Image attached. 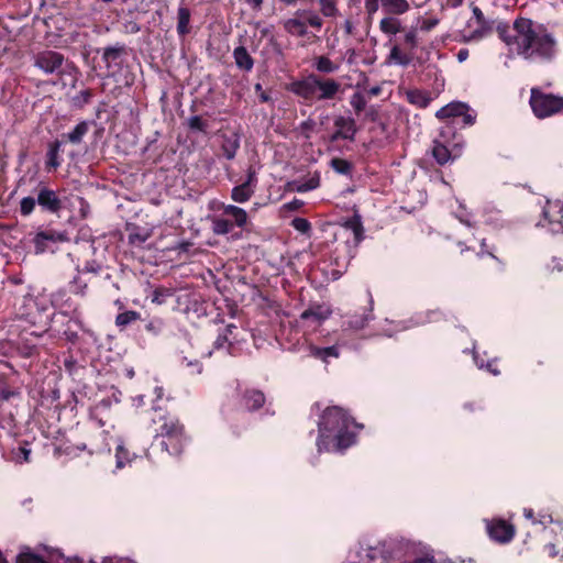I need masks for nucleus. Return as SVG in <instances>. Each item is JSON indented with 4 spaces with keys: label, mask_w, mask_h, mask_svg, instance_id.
I'll return each mask as SVG.
<instances>
[{
    "label": "nucleus",
    "mask_w": 563,
    "mask_h": 563,
    "mask_svg": "<svg viewBox=\"0 0 563 563\" xmlns=\"http://www.w3.org/2000/svg\"><path fill=\"white\" fill-rule=\"evenodd\" d=\"M498 37L514 53L527 60L550 62L556 54V41L543 24L519 16L512 26L505 21L496 25Z\"/></svg>",
    "instance_id": "1"
},
{
    "label": "nucleus",
    "mask_w": 563,
    "mask_h": 563,
    "mask_svg": "<svg viewBox=\"0 0 563 563\" xmlns=\"http://www.w3.org/2000/svg\"><path fill=\"white\" fill-rule=\"evenodd\" d=\"M354 420L341 407L324 409L318 421L317 445L319 451H342L355 443L356 433L351 429Z\"/></svg>",
    "instance_id": "2"
},
{
    "label": "nucleus",
    "mask_w": 563,
    "mask_h": 563,
    "mask_svg": "<svg viewBox=\"0 0 563 563\" xmlns=\"http://www.w3.org/2000/svg\"><path fill=\"white\" fill-rule=\"evenodd\" d=\"M159 399L152 407V421L156 424L155 442L168 455L178 457L183 454L187 443L188 435L185 426L180 422L179 418L168 410L166 404H161Z\"/></svg>",
    "instance_id": "3"
},
{
    "label": "nucleus",
    "mask_w": 563,
    "mask_h": 563,
    "mask_svg": "<svg viewBox=\"0 0 563 563\" xmlns=\"http://www.w3.org/2000/svg\"><path fill=\"white\" fill-rule=\"evenodd\" d=\"M66 201L65 190L55 189L51 184L40 180L32 195L20 200L19 212L22 217H29L37 207L44 214L60 217L66 209Z\"/></svg>",
    "instance_id": "4"
},
{
    "label": "nucleus",
    "mask_w": 563,
    "mask_h": 563,
    "mask_svg": "<svg viewBox=\"0 0 563 563\" xmlns=\"http://www.w3.org/2000/svg\"><path fill=\"white\" fill-rule=\"evenodd\" d=\"M285 88L288 92L302 99L306 104H311L316 101L334 99L341 85L333 78L310 73L300 79L290 81Z\"/></svg>",
    "instance_id": "5"
},
{
    "label": "nucleus",
    "mask_w": 563,
    "mask_h": 563,
    "mask_svg": "<svg viewBox=\"0 0 563 563\" xmlns=\"http://www.w3.org/2000/svg\"><path fill=\"white\" fill-rule=\"evenodd\" d=\"M34 66L46 75L74 76L79 74L76 64L67 59L62 53L53 49L40 51L34 55Z\"/></svg>",
    "instance_id": "6"
},
{
    "label": "nucleus",
    "mask_w": 563,
    "mask_h": 563,
    "mask_svg": "<svg viewBox=\"0 0 563 563\" xmlns=\"http://www.w3.org/2000/svg\"><path fill=\"white\" fill-rule=\"evenodd\" d=\"M529 104L538 119L563 114V97L544 92L539 87L531 88Z\"/></svg>",
    "instance_id": "7"
},
{
    "label": "nucleus",
    "mask_w": 563,
    "mask_h": 563,
    "mask_svg": "<svg viewBox=\"0 0 563 563\" xmlns=\"http://www.w3.org/2000/svg\"><path fill=\"white\" fill-rule=\"evenodd\" d=\"M418 31L411 26L405 31L402 44H395L389 52L388 62L406 67L413 59V52L418 47Z\"/></svg>",
    "instance_id": "8"
},
{
    "label": "nucleus",
    "mask_w": 563,
    "mask_h": 563,
    "mask_svg": "<svg viewBox=\"0 0 563 563\" xmlns=\"http://www.w3.org/2000/svg\"><path fill=\"white\" fill-rule=\"evenodd\" d=\"M473 18L476 23V27L473 29L468 34H464V42H478L493 34L496 31L498 22L488 20L485 18L483 11L478 7L472 9Z\"/></svg>",
    "instance_id": "9"
},
{
    "label": "nucleus",
    "mask_w": 563,
    "mask_h": 563,
    "mask_svg": "<svg viewBox=\"0 0 563 563\" xmlns=\"http://www.w3.org/2000/svg\"><path fill=\"white\" fill-rule=\"evenodd\" d=\"M541 227H548L552 233L563 232V203L548 200L542 209Z\"/></svg>",
    "instance_id": "10"
},
{
    "label": "nucleus",
    "mask_w": 563,
    "mask_h": 563,
    "mask_svg": "<svg viewBox=\"0 0 563 563\" xmlns=\"http://www.w3.org/2000/svg\"><path fill=\"white\" fill-rule=\"evenodd\" d=\"M68 241L66 231H56L53 229H46L38 231L32 243L36 254H43L51 249L52 245L64 243Z\"/></svg>",
    "instance_id": "11"
},
{
    "label": "nucleus",
    "mask_w": 563,
    "mask_h": 563,
    "mask_svg": "<svg viewBox=\"0 0 563 563\" xmlns=\"http://www.w3.org/2000/svg\"><path fill=\"white\" fill-rule=\"evenodd\" d=\"M335 131L330 135L329 141L335 143L340 140L353 142L357 133L356 121L352 117L336 115L334 118Z\"/></svg>",
    "instance_id": "12"
},
{
    "label": "nucleus",
    "mask_w": 563,
    "mask_h": 563,
    "mask_svg": "<svg viewBox=\"0 0 563 563\" xmlns=\"http://www.w3.org/2000/svg\"><path fill=\"white\" fill-rule=\"evenodd\" d=\"M128 55V48L123 43H115L102 49V60L109 74L121 69L123 59Z\"/></svg>",
    "instance_id": "13"
},
{
    "label": "nucleus",
    "mask_w": 563,
    "mask_h": 563,
    "mask_svg": "<svg viewBox=\"0 0 563 563\" xmlns=\"http://www.w3.org/2000/svg\"><path fill=\"white\" fill-rule=\"evenodd\" d=\"M486 529L489 538L499 543H507L515 536V527L500 518L488 521Z\"/></svg>",
    "instance_id": "14"
},
{
    "label": "nucleus",
    "mask_w": 563,
    "mask_h": 563,
    "mask_svg": "<svg viewBox=\"0 0 563 563\" xmlns=\"http://www.w3.org/2000/svg\"><path fill=\"white\" fill-rule=\"evenodd\" d=\"M265 394L257 388H245L240 395V405L249 412H254L264 407Z\"/></svg>",
    "instance_id": "15"
},
{
    "label": "nucleus",
    "mask_w": 563,
    "mask_h": 563,
    "mask_svg": "<svg viewBox=\"0 0 563 563\" xmlns=\"http://www.w3.org/2000/svg\"><path fill=\"white\" fill-rule=\"evenodd\" d=\"M366 299L368 302V307L364 309L362 313L352 314L347 320V327L353 330L364 329L371 320L374 319L373 316V306L374 299L369 289H366Z\"/></svg>",
    "instance_id": "16"
},
{
    "label": "nucleus",
    "mask_w": 563,
    "mask_h": 563,
    "mask_svg": "<svg viewBox=\"0 0 563 563\" xmlns=\"http://www.w3.org/2000/svg\"><path fill=\"white\" fill-rule=\"evenodd\" d=\"M221 137V151L223 156L228 161H232L241 144V135L236 131L225 132L220 135Z\"/></svg>",
    "instance_id": "17"
},
{
    "label": "nucleus",
    "mask_w": 563,
    "mask_h": 563,
    "mask_svg": "<svg viewBox=\"0 0 563 563\" xmlns=\"http://www.w3.org/2000/svg\"><path fill=\"white\" fill-rule=\"evenodd\" d=\"M431 154L435 162L441 166L454 161L460 155L459 153L451 151L449 146L440 140L433 141Z\"/></svg>",
    "instance_id": "18"
},
{
    "label": "nucleus",
    "mask_w": 563,
    "mask_h": 563,
    "mask_svg": "<svg viewBox=\"0 0 563 563\" xmlns=\"http://www.w3.org/2000/svg\"><path fill=\"white\" fill-rule=\"evenodd\" d=\"M90 125L91 123L85 120L78 122L71 131L62 134L63 142L70 143L71 145L81 144L90 130Z\"/></svg>",
    "instance_id": "19"
},
{
    "label": "nucleus",
    "mask_w": 563,
    "mask_h": 563,
    "mask_svg": "<svg viewBox=\"0 0 563 563\" xmlns=\"http://www.w3.org/2000/svg\"><path fill=\"white\" fill-rule=\"evenodd\" d=\"M380 8L385 15L400 16L409 12L410 3L408 0H380Z\"/></svg>",
    "instance_id": "20"
},
{
    "label": "nucleus",
    "mask_w": 563,
    "mask_h": 563,
    "mask_svg": "<svg viewBox=\"0 0 563 563\" xmlns=\"http://www.w3.org/2000/svg\"><path fill=\"white\" fill-rule=\"evenodd\" d=\"M110 408L111 401L109 399H102L90 409L89 417L96 427H104V418L109 417Z\"/></svg>",
    "instance_id": "21"
},
{
    "label": "nucleus",
    "mask_w": 563,
    "mask_h": 563,
    "mask_svg": "<svg viewBox=\"0 0 563 563\" xmlns=\"http://www.w3.org/2000/svg\"><path fill=\"white\" fill-rule=\"evenodd\" d=\"M309 355L328 364L331 358H338L340 356V349L338 345L321 347L311 344L309 346Z\"/></svg>",
    "instance_id": "22"
},
{
    "label": "nucleus",
    "mask_w": 563,
    "mask_h": 563,
    "mask_svg": "<svg viewBox=\"0 0 563 563\" xmlns=\"http://www.w3.org/2000/svg\"><path fill=\"white\" fill-rule=\"evenodd\" d=\"M379 31L387 36H395L398 33L405 32L406 27L398 16L385 15L379 21Z\"/></svg>",
    "instance_id": "23"
},
{
    "label": "nucleus",
    "mask_w": 563,
    "mask_h": 563,
    "mask_svg": "<svg viewBox=\"0 0 563 563\" xmlns=\"http://www.w3.org/2000/svg\"><path fill=\"white\" fill-rule=\"evenodd\" d=\"M233 58L236 67L240 70L250 73L254 67V58L243 45H240L233 49Z\"/></svg>",
    "instance_id": "24"
},
{
    "label": "nucleus",
    "mask_w": 563,
    "mask_h": 563,
    "mask_svg": "<svg viewBox=\"0 0 563 563\" xmlns=\"http://www.w3.org/2000/svg\"><path fill=\"white\" fill-rule=\"evenodd\" d=\"M63 140H55L48 144V150L46 153V169L49 172L52 169H57L62 165V158L59 157L60 147L63 145Z\"/></svg>",
    "instance_id": "25"
},
{
    "label": "nucleus",
    "mask_w": 563,
    "mask_h": 563,
    "mask_svg": "<svg viewBox=\"0 0 563 563\" xmlns=\"http://www.w3.org/2000/svg\"><path fill=\"white\" fill-rule=\"evenodd\" d=\"M466 110H468L467 104L463 102H451L438 110L435 115L438 119H456L461 118Z\"/></svg>",
    "instance_id": "26"
},
{
    "label": "nucleus",
    "mask_w": 563,
    "mask_h": 563,
    "mask_svg": "<svg viewBox=\"0 0 563 563\" xmlns=\"http://www.w3.org/2000/svg\"><path fill=\"white\" fill-rule=\"evenodd\" d=\"M330 310L324 308L321 305H313L306 309L300 318L302 320H312L314 323L319 324L330 316Z\"/></svg>",
    "instance_id": "27"
},
{
    "label": "nucleus",
    "mask_w": 563,
    "mask_h": 563,
    "mask_svg": "<svg viewBox=\"0 0 563 563\" xmlns=\"http://www.w3.org/2000/svg\"><path fill=\"white\" fill-rule=\"evenodd\" d=\"M98 435H99V438H101L100 443H97V442H90L89 444L81 443L80 445L76 446L77 450H79V451L88 450L89 454H100L103 452H110V445H109V443L106 442L108 432L100 431L98 433Z\"/></svg>",
    "instance_id": "28"
},
{
    "label": "nucleus",
    "mask_w": 563,
    "mask_h": 563,
    "mask_svg": "<svg viewBox=\"0 0 563 563\" xmlns=\"http://www.w3.org/2000/svg\"><path fill=\"white\" fill-rule=\"evenodd\" d=\"M223 213L231 218L234 225L243 228L247 222V213L244 209L234 205H228L223 207Z\"/></svg>",
    "instance_id": "29"
},
{
    "label": "nucleus",
    "mask_w": 563,
    "mask_h": 563,
    "mask_svg": "<svg viewBox=\"0 0 563 563\" xmlns=\"http://www.w3.org/2000/svg\"><path fill=\"white\" fill-rule=\"evenodd\" d=\"M344 228L351 230L356 244L364 240V227L360 214L355 213L344 222Z\"/></svg>",
    "instance_id": "30"
},
{
    "label": "nucleus",
    "mask_w": 563,
    "mask_h": 563,
    "mask_svg": "<svg viewBox=\"0 0 563 563\" xmlns=\"http://www.w3.org/2000/svg\"><path fill=\"white\" fill-rule=\"evenodd\" d=\"M191 12L187 7H179L177 10V33L185 36L190 32Z\"/></svg>",
    "instance_id": "31"
},
{
    "label": "nucleus",
    "mask_w": 563,
    "mask_h": 563,
    "mask_svg": "<svg viewBox=\"0 0 563 563\" xmlns=\"http://www.w3.org/2000/svg\"><path fill=\"white\" fill-rule=\"evenodd\" d=\"M285 31L294 36L305 37L308 34L306 22L297 19L290 18L284 22Z\"/></svg>",
    "instance_id": "32"
},
{
    "label": "nucleus",
    "mask_w": 563,
    "mask_h": 563,
    "mask_svg": "<svg viewBox=\"0 0 563 563\" xmlns=\"http://www.w3.org/2000/svg\"><path fill=\"white\" fill-rule=\"evenodd\" d=\"M255 189L245 183L234 186L231 190V198L238 203H244L251 199Z\"/></svg>",
    "instance_id": "33"
},
{
    "label": "nucleus",
    "mask_w": 563,
    "mask_h": 563,
    "mask_svg": "<svg viewBox=\"0 0 563 563\" xmlns=\"http://www.w3.org/2000/svg\"><path fill=\"white\" fill-rule=\"evenodd\" d=\"M407 100L409 103L419 108H427L431 102V97L429 92L420 89H412L407 91Z\"/></svg>",
    "instance_id": "34"
},
{
    "label": "nucleus",
    "mask_w": 563,
    "mask_h": 563,
    "mask_svg": "<svg viewBox=\"0 0 563 563\" xmlns=\"http://www.w3.org/2000/svg\"><path fill=\"white\" fill-rule=\"evenodd\" d=\"M313 67L321 74H333L339 70L340 65L331 60L328 56L321 55L314 58Z\"/></svg>",
    "instance_id": "35"
},
{
    "label": "nucleus",
    "mask_w": 563,
    "mask_h": 563,
    "mask_svg": "<svg viewBox=\"0 0 563 563\" xmlns=\"http://www.w3.org/2000/svg\"><path fill=\"white\" fill-rule=\"evenodd\" d=\"M212 231L217 235H225L232 232L234 223L231 219L214 217L211 219Z\"/></svg>",
    "instance_id": "36"
},
{
    "label": "nucleus",
    "mask_w": 563,
    "mask_h": 563,
    "mask_svg": "<svg viewBox=\"0 0 563 563\" xmlns=\"http://www.w3.org/2000/svg\"><path fill=\"white\" fill-rule=\"evenodd\" d=\"M137 320H141V313L135 311V310H126V311H123V312H120L117 317H115V325L120 329V330H123L125 329L128 325L134 323L135 321Z\"/></svg>",
    "instance_id": "37"
},
{
    "label": "nucleus",
    "mask_w": 563,
    "mask_h": 563,
    "mask_svg": "<svg viewBox=\"0 0 563 563\" xmlns=\"http://www.w3.org/2000/svg\"><path fill=\"white\" fill-rule=\"evenodd\" d=\"M319 186H320L319 176L310 177L309 179H307L303 183H299V181L288 183L289 189L292 191H297V192H307V191L318 188Z\"/></svg>",
    "instance_id": "38"
},
{
    "label": "nucleus",
    "mask_w": 563,
    "mask_h": 563,
    "mask_svg": "<svg viewBox=\"0 0 563 563\" xmlns=\"http://www.w3.org/2000/svg\"><path fill=\"white\" fill-rule=\"evenodd\" d=\"M15 563H49L43 556L33 552L29 547L21 550Z\"/></svg>",
    "instance_id": "39"
},
{
    "label": "nucleus",
    "mask_w": 563,
    "mask_h": 563,
    "mask_svg": "<svg viewBox=\"0 0 563 563\" xmlns=\"http://www.w3.org/2000/svg\"><path fill=\"white\" fill-rule=\"evenodd\" d=\"M330 166L335 173L344 176H350L353 172V164L347 159L341 157L332 158L330 162Z\"/></svg>",
    "instance_id": "40"
},
{
    "label": "nucleus",
    "mask_w": 563,
    "mask_h": 563,
    "mask_svg": "<svg viewBox=\"0 0 563 563\" xmlns=\"http://www.w3.org/2000/svg\"><path fill=\"white\" fill-rule=\"evenodd\" d=\"M92 97V89H84L71 98V106L76 109H84L87 104L91 102Z\"/></svg>",
    "instance_id": "41"
},
{
    "label": "nucleus",
    "mask_w": 563,
    "mask_h": 563,
    "mask_svg": "<svg viewBox=\"0 0 563 563\" xmlns=\"http://www.w3.org/2000/svg\"><path fill=\"white\" fill-rule=\"evenodd\" d=\"M496 253H497L496 246H494V245L489 246L486 243V241L483 240L481 243V251L476 253V256L478 258H483L484 255H487V256L492 257L493 260H495L500 265V268L503 269L506 265V262L503 258H500Z\"/></svg>",
    "instance_id": "42"
},
{
    "label": "nucleus",
    "mask_w": 563,
    "mask_h": 563,
    "mask_svg": "<svg viewBox=\"0 0 563 563\" xmlns=\"http://www.w3.org/2000/svg\"><path fill=\"white\" fill-rule=\"evenodd\" d=\"M320 12L325 18H335L339 15V9L335 0H318Z\"/></svg>",
    "instance_id": "43"
},
{
    "label": "nucleus",
    "mask_w": 563,
    "mask_h": 563,
    "mask_svg": "<svg viewBox=\"0 0 563 563\" xmlns=\"http://www.w3.org/2000/svg\"><path fill=\"white\" fill-rule=\"evenodd\" d=\"M190 131H198L201 133L208 132V121L203 120L200 115H192L188 119L187 123Z\"/></svg>",
    "instance_id": "44"
},
{
    "label": "nucleus",
    "mask_w": 563,
    "mask_h": 563,
    "mask_svg": "<svg viewBox=\"0 0 563 563\" xmlns=\"http://www.w3.org/2000/svg\"><path fill=\"white\" fill-rule=\"evenodd\" d=\"M115 460H117V467L122 468L132 461V457L130 456V452L128 449L124 448V445L119 444L115 449Z\"/></svg>",
    "instance_id": "45"
},
{
    "label": "nucleus",
    "mask_w": 563,
    "mask_h": 563,
    "mask_svg": "<svg viewBox=\"0 0 563 563\" xmlns=\"http://www.w3.org/2000/svg\"><path fill=\"white\" fill-rule=\"evenodd\" d=\"M366 99L363 93L356 91L351 96L350 104L354 109L356 114H360L366 107Z\"/></svg>",
    "instance_id": "46"
},
{
    "label": "nucleus",
    "mask_w": 563,
    "mask_h": 563,
    "mask_svg": "<svg viewBox=\"0 0 563 563\" xmlns=\"http://www.w3.org/2000/svg\"><path fill=\"white\" fill-rule=\"evenodd\" d=\"M291 227L300 233L307 234L311 230V223L306 218H295L291 221Z\"/></svg>",
    "instance_id": "47"
},
{
    "label": "nucleus",
    "mask_w": 563,
    "mask_h": 563,
    "mask_svg": "<svg viewBox=\"0 0 563 563\" xmlns=\"http://www.w3.org/2000/svg\"><path fill=\"white\" fill-rule=\"evenodd\" d=\"M172 295H173L172 289H168L165 287H157L153 291V302L162 305L165 302V299L167 297H170Z\"/></svg>",
    "instance_id": "48"
},
{
    "label": "nucleus",
    "mask_w": 563,
    "mask_h": 563,
    "mask_svg": "<svg viewBox=\"0 0 563 563\" xmlns=\"http://www.w3.org/2000/svg\"><path fill=\"white\" fill-rule=\"evenodd\" d=\"M232 346V342L229 341V336H225L221 331L219 332L216 341L213 342L214 350H225L230 353V347Z\"/></svg>",
    "instance_id": "49"
},
{
    "label": "nucleus",
    "mask_w": 563,
    "mask_h": 563,
    "mask_svg": "<svg viewBox=\"0 0 563 563\" xmlns=\"http://www.w3.org/2000/svg\"><path fill=\"white\" fill-rule=\"evenodd\" d=\"M306 25L309 24L316 30H320L323 25L322 19L314 12H308L305 18Z\"/></svg>",
    "instance_id": "50"
},
{
    "label": "nucleus",
    "mask_w": 563,
    "mask_h": 563,
    "mask_svg": "<svg viewBox=\"0 0 563 563\" xmlns=\"http://www.w3.org/2000/svg\"><path fill=\"white\" fill-rule=\"evenodd\" d=\"M181 365L189 368L191 374L202 372V364L198 360L189 361L187 357H183Z\"/></svg>",
    "instance_id": "51"
},
{
    "label": "nucleus",
    "mask_w": 563,
    "mask_h": 563,
    "mask_svg": "<svg viewBox=\"0 0 563 563\" xmlns=\"http://www.w3.org/2000/svg\"><path fill=\"white\" fill-rule=\"evenodd\" d=\"M87 283L82 282L80 277H75L71 283V291L76 295L84 296L86 294Z\"/></svg>",
    "instance_id": "52"
},
{
    "label": "nucleus",
    "mask_w": 563,
    "mask_h": 563,
    "mask_svg": "<svg viewBox=\"0 0 563 563\" xmlns=\"http://www.w3.org/2000/svg\"><path fill=\"white\" fill-rule=\"evenodd\" d=\"M380 7V0H365L364 8L367 15L373 16Z\"/></svg>",
    "instance_id": "53"
},
{
    "label": "nucleus",
    "mask_w": 563,
    "mask_h": 563,
    "mask_svg": "<svg viewBox=\"0 0 563 563\" xmlns=\"http://www.w3.org/2000/svg\"><path fill=\"white\" fill-rule=\"evenodd\" d=\"M245 184H247L249 186L253 187L254 189L256 188V185H257V173H256V169L253 165H250L247 170H246V179L244 181Z\"/></svg>",
    "instance_id": "54"
},
{
    "label": "nucleus",
    "mask_w": 563,
    "mask_h": 563,
    "mask_svg": "<svg viewBox=\"0 0 563 563\" xmlns=\"http://www.w3.org/2000/svg\"><path fill=\"white\" fill-rule=\"evenodd\" d=\"M439 24V20L435 18L426 19L420 24V30L424 32H429L433 30Z\"/></svg>",
    "instance_id": "55"
},
{
    "label": "nucleus",
    "mask_w": 563,
    "mask_h": 563,
    "mask_svg": "<svg viewBox=\"0 0 563 563\" xmlns=\"http://www.w3.org/2000/svg\"><path fill=\"white\" fill-rule=\"evenodd\" d=\"M303 201L297 198H294L291 201L284 205V208L288 211H297L302 208Z\"/></svg>",
    "instance_id": "56"
},
{
    "label": "nucleus",
    "mask_w": 563,
    "mask_h": 563,
    "mask_svg": "<svg viewBox=\"0 0 563 563\" xmlns=\"http://www.w3.org/2000/svg\"><path fill=\"white\" fill-rule=\"evenodd\" d=\"M148 238V234H141V233H131L129 235V242L131 244H142L144 243Z\"/></svg>",
    "instance_id": "57"
},
{
    "label": "nucleus",
    "mask_w": 563,
    "mask_h": 563,
    "mask_svg": "<svg viewBox=\"0 0 563 563\" xmlns=\"http://www.w3.org/2000/svg\"><path fill=\"white\" fill-rule=\"evenodd\" d=\"M553 522V518L551 514L540 511L538 514V523L542 525L543 527H547L549 523Z\"/></svg>",
    "instance_id": "58"
},
{
    "label": "nucleus",
    "mask_w": 563,
    "mask_h": 563,
    "mask_svg": "<svg viewBox=\"0 0 563 563\" xmlns=\"http://www.w3.org/2000/svg\"><path fill=\"white\" fill-rule=\"evenodd\" d=\"M254 12H260L263 8L264 0H242Z\"/></svg>",
    "instance_id": "59"
},
{
    "label": "nucleus",
    "mask_w": 563,
    "mask_h": 563,
    "mask_svg": "<svg viewBox=\"0 0 563 563\" xmlns=\"http://www.w3.org/2000/svg\"><path fill=\"white\" fill-rule=\"evenodd\" d=\"M99 271H100V266L97 265L95 262H87L82 268V272H85V273L98 274Z\"/></svg>",
    "instance_id": "60"
},
{
    "label": "nucleus",
    "mask_w": 563,
    "mask_h": 563,
    "mask_svg": "<svg viewBox=\"0 0 563 563\" xmlns=\"http://www.w3.org/2000/svg\"><path fill=\"white\" fill-rule=\"evenodd\" d=\"M236 329H238V327H236L234 323H230V324L225 325V327L221 330V332H222L223 334H225V336H229V341H231V338H232V339H235V338H234V336H232V335H233V331H235Z\"/></svg>",
    "instance_id": "61"
},
{
    "label": "nucleus",
    "mask_w": 563,
    "mask_h": 563,
    "mask_svg": "<svg viewBox=\"0 0 563 563\" xmlns=\"http://www.w3.org/2000/svg\"><path fill=\"white\" fill-rule=\"evenodd\" d=\"M464 125H473L475 123L476 115H473L466 110L464 114L461 115Z\"/></svg>",
    "instance_id": "62"
},
{
    "label": "nucleus",
    "mask_w": 563,
    "mask_h": 563,
    "mask_svg": "<svg viewBox=\"0 0 563 563\" xmlns=\"http://www.w3.org/2000/svg\"><path fill=\"white\" fill-rule=\"evenodd\" d=\"M486 369L490 372L493 375L497 376L500 374V371L497 367L496 361H489L486 364Z\"/></svg>",
    "instance_id": "63"
},
{
    "label": "nucleus",
    "mask_w": 563,
    "mask_h": 563,
    "mask_svg": "<svg viewBox=\"0 0 563 563\" xmlns=\"http://www.w3.org/2000/svg\"><path fill=\"white\" fill-rule=\"evenodd\" d=\"M523 516H525L527 519L531 520V521H532V523H538V516L536 517V514H534L533 509H531V508H525V509H523Z\"/></svg>",
    "instance_id": "64"
}]
</instances>
